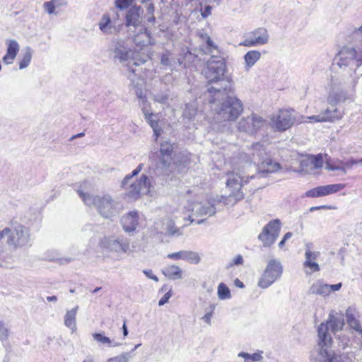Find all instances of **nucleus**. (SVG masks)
<instances>
[{"instance_id":"nucleus-44","label":"nucleus","mask_w":362,"mask_h":362,"mask_svg":"<svg viewBox=\"0 0 362 362\" xmlns=\"http://www.w3.org/2000/svg\"><path fill=\"white\" fill-rule=\"evenodd\" d=\"M310 161H312V168L318 169L322 168L323 159L321 154L317 156H310Z\"/></svg>"},{"instance_id":"nucleus-9","label":"nucleus","mask_w":362,"mask_h":362,"mask_svg":"<svg viewBox=\"0 0 362 362\" xmlns=\"http://www.w3.org/2000/svg\"><path fill=\"white\" fill-rule=\"evenodd\" d=\"M344 325V318L341 313H330L325 323H321L317 329L318 337L325 344L332 342L329 329L333 334L341 330Z\"/></svg>"},{"instance_id":"nucleus-41","label":"nucleus","mask_w":362,"mask_h":362,"mask_svg":"<svg viewBox=\"0 0 362 362\" xmlns=\"http://www.w3.org/2000/svg\"><path fill=\"white\" fill-rule=\"evenodd\" d=\"M218 296L221 300H226L230 298V291L223 283L219 284L218 286Z\"/></svg>"},{"instance_id":"nucleus-40","label":"nucleus","mask_w":362,"mask_h":362,"mask_svg":"<svg viewBox=\"0 0 362 362\" xmlns=\"http://www.w3.org/2000/svg\"><path fill=\"white\" fill-rule=\"evenodd\" d=\"M133 357L132 351L124 352L119 356L109 358L107 362H129Z\"/></svg>"},{"instance_id":"nucleus-27","label":"nucleus","mask_w":362,"mask_h":362,"mask_svg":"<svg viewBox=\"0 0 362 362\" xmlns=\"http://www.w3.org/2000/svg\"><path fill=\"white\" fill-rule=\"evenodd\" d=\"M173 146L168 141H164L160 144V152L162 155L161 164L164 168H170L171 165Z\"/></svg>"},{"instance_id":"nucleus-35","label":"nucleus","mask_w":362,"mask_h":362,"mask_svg":"<svg viewBox=\"0 0 362 362\" xmlns=\"http://www.w3.org/2000/svg\"><path fill=\"white\" fill-rule=\"evenodd\" d=\"M146 122L149 124L151 127L153 131V136H155V140L157 141L160 135L161 134L162 129L159 127L158 119L156 114H152L150 117H147L145 118Z\"/></svg>"},{"instance_id":"nucleus-4","label":"nucleus","mask_w":362,"mask_h":362,"mask_svg":"<svg viewBox=\"0 0 362 362\" xmlns=\"http://www.w3.org/2000/svg\"><path fill=\"white\" fill-rule=\"evenodd\" d=\"M209 100L211 109L216 113V118L223 121L233 122L243 111L242 101L232 93L221 96L216 99L214 95H210Z\"/></svg>"},{"instance_id":"nucleus-18","label":"nucleus","mask_w":362,"mask_h":362,"mask_svg":"<svg viewBox=\"0 0 362 362\" xmlns=\"http://www.w3.org/2000/svg\"><path fill=\"white\" fill-rule=\"evenodd\" d=\"M143 12V8L141 6H133L130 8L126 13L125 25L129 28L130 30L131 27H133L134 30L139 28V27H143L141 25V15Z\"/></svg>"},{"instance_id":"nucleus-61","label":"nucleus","mask_w":362,"mask_h":362,"mask_svg":"<svg viewBox=\"0 0 362 362\" xmlns=\"http://www.w3.org/2000/svg\"><path fill=\"white\" fill-rule=\"evenodd\" d=\"M142 112L144 114V118H146L147 117H150L151 115L153 114L146 107H144L142 108Z\"/></svg>"},{"instance_id":"nucleus-54","label":"nucleus","mask_w":362,"mask_h":362,"mask_svg":"<svg viewBox=\"0 0 362 362\" xmlns=\"http://www.w3.org/2000/svg\"><path fill=\"white\" fill-rule=\"evenodd\" d=\"M354 165H362V158L361 159L351 158L344 163V168H351Z\"/></svg>"},{"instance_id":"nucleus-19","label":"nucleus","mask_w":362,"mask_h":362,"mask_svg":"<svg viewBox=\"0 0 362 362\" xmlns=\"http://www.w3.org/2000/svg\"><path fill=\"white\" fill-rule=\"evenodd\" d=\"M332 342L325 344L319 339L316 360L319 362H339L333 350L329 349Z\"/></svg>"},{"instance_id":"nucleus-37","label":"nucleus","mask_w":362,"mask_h":362,"mask_svg":"<svg viewBox=\"0 0 362 362\" xmlns=\"http://www.w3.org/2000/svg\"><path fill=\"white\" fill-rule=\"evenodd\" d=\"M344 187L345 185L344 184H333L320 186L322 196H327L333 193H336L344 189Z\"/></svg>"},{"instance_id":"nucleus-58","label":"nucleus","mask_w":362,"mask_h":362,"mask_svg":"<svg viewBox=\"0 0 362 362\" xmlns=\"http://www.w3.org/2000/svg\"><path fill=\"white\" fill-rule=\"evenodd\" d=\"M144 274L148 278L155 281H158V278L153 274L151 269H145L143 271Z\"/></svg>"},{"instance_id":"nucleus-34","label":"nucleus","mask_w":362,"mask_h":362,"mask_svg":"<svg viewBox=\"0 0 362 362\" xmlns=\"http://www.w3.org/2000/svg\"><path fill=\"white\" fill-rule=\"evenodd\" d=\"M261 54L259 51L251 50L244 56L245 69L249 70L260 59Z\"/></svg>"},{"instance_id":"nucleus-63","label":"nucleus","mask_w":362,"mask_h":362,"mask_svg":"<svg viewBox=\"0 0 362 362\" xmlns=\"http://www.w3.org/2000/svg\"><path fill=\"white\" fill-rule=\"evenodd\" d=\"M146 21L148 23H154L156 21V18L153 14L146 15Z\"/></svg>"},{"instance_id":"nucleus-43","label":"nucleus","mask_w":362,"mask_h":362,"mask_svg":"<svg viewBox=\"0 0 362 362\" xmlns=\"http://www.w3.org/2000/svg\"><path fill=\"white\" fill-rule=\"evenodd\" d=\"M93 339L103 344H107L109 347L112 346V341L110 339L105 336L103 333H94L93 334Z\"/></svg>"},{"instance_id":"nucleus-12","label":"nucleus","mask_w":362,"mask_h":362,"mask_svg":"<svg viewBox=\"0 0 362 362\" xmlns=\"http://www.w3.org/2000/svg\"><path fill=\"white\" fill-rule=\"evenodd\" d=\"M281 229V222L279 219L269 221L259 234L258 239L264 247H270L279 237Z\"/></svg>"},{"instance_id":"nucleus-51","label":"nucleus","mask_w":362,"mask_h":362,"mask_svg":"<svg viewBox=\"0 0 362 362\" xmlns=\"http://www.w3.org/2000/svg\"><path fill=\"white\" fill-rule=\"evenodd\" d=\"M300 168L301 170H307V168H312V161H310V157H307L305 158H303L300 160Z\"/></svg>"},{"instance_id":"nucleus-17","label":"nucleus","mask_w":362,"mask_h":362,"mask_svg":"<svg viewBox=\"0 0 362 362\" xmlns=\"http://www.w3.org/2000/svg\"><path fill=\"white\" fill-rule=\"evenodd\" d=\"M349 99L347 93L338 87L334 79H331V88L329 91L327 102L328 105H336L337 106L344 103Z\"/></svg>"},{"instance_id":"nucleus-33","label":"nucleus","mask_w":362,"mask_h":362,"mask_svg":"<svg viewBox=\"0 0 362 362\" xmlns=\"http://www.w3.org/2000/svg\"><path fill=\"white\" fill-rule=\"evenodd\" d=\"M78 307L76 306L70 310H68L64 317V325L72 330V332L76 330V316Z\"/></svg>"},{"instance_id":"nucleus-57","label":"nucleus","mask_w":362,"mask_h":362,"mask_svg":"<svg viewBox=\"0 0 362 362\" xmlns=\"http://www.w3.org/2000/svg\"><path fill=\"white\" fill-rule=\"evenodd\" d=\"M212 7L209 5L206 6L204 9L201 11V15L204 18H207L211 15Z\"/></svg>"},{"instance_id":"nucleus-1","label":"nucleus","mask_w":362,"mask_h":362,"mask_svg":"<svg viewBox=\"0 0 362 362\" xmlns=\"http://www.w3.org/2000/svg\"><path fill=\"white\" fill-rule=\"evenodd\" d=\"M249 153H239L231 159L233 171L227 174V196H222L219 202L227 205H234L244 197L241 190L247 180L259 178L261 174L272 173L280 169V164L268 158L265 149L259 143L252 145Z\"/></svg>"},{"instance_id":"nucleus-11","label":"nucleus","mask_w":362,"mask_h":362,"mask_svg":"<svg viewBox=\"0 0 362 362\" xmlns=\"http://www.w3.org/2000/svg\"><path fill=\"white\" fill-rule=\"evenodd\" d=\"M283 272L281 262L277 259H272L264 271L258 281V286L262 288H267L279 279Z\"/></svg>"},{"instance_id":"nucleus-53","label":"nucleus","mask_w":362,"mask_h":362,"mask_svg":"<svg viewBox=\"0 0 362 362\" xmlns=\"http://www.w3.org/2000/svg\"><path fill=\"white\" fill-rule=\"evenodd\" d=\"M215 305H211L210 306V310L207 312L202 317V320L206 322L208 325H211V320L213 315V312L214 310Z\"/></svg>"},{"instance_id":"nucleus-48","label":"nucleus","mask_w":362,"mask_h":362,"mask_svg":"<svg viewBox=\"0 0 362 362\" xmlns=\"http://www.w3.org/2000/svg\"><path fill=\"white\" fill-rule=\"evenodd\" d=\"M305 196L308 197H322L321 194V190H320V186L307 191L305 192Z\"/></svg>"},{"instance_id":"nucleus-10","label":"nucleus","mask_w":362,"mask_h":362,"mask_svg":"<svg viewBox=\"0 0 362 362\" xmlns=\"http://www.w3.org/2000/svg\"><path fill=\"white\" fill-rule=\"evenodd\" d=\"M215 202L214 199H206L205 202H203V196L197 195L194 200L188 201L187 206H186L187 210L192 212L188 219L191 223H193L195 221V219L193 218L194 216H211L214 215L216 214Z\"/></svg>"},{"instance_id":"nucleus-56","label":"nucleus","mask_w":362,"mask_h":362,"mask_svg":"<svg viewBox=\"0 0 362 362\" xmlns=\"http://www.w3.org/2000/svg\"><path fill=\"white\" fill-rule=\"evenodd\" d=\"M172 296L170 291H168L158 301V305L162 306L168 303L169 298Z\"/></svg>"},{"instance_id":"nucleus-23","label":"nucleus","mask_w":362,"mask_h":362,"mask_svg":"<svg viewBox=\"0 0 362 362\" xmlns=\"http://www.w3.org/2000/svg\"><path fill=\"white\" fill-rule=\"evenodd\" d=\"M167 257L171 259H183L190 264H198L201 259L199 255L194 251L182 250L168 254Z\"/></svg>"},{"instance_id":"nucleus-31","label":"nucleus","mask_w":362,"mask_h":362,"mask_svg":"<svg viewBox=\"0 0 362 362\" xmlns=\"http://www.w3.org/2000/svg\"><path fill=\"white\" fill-rule=\"evenodd\" d=\"M309 293L319 295L321 296H327L330 294L328 284H324L320 281L313 284L310 287Z\"/></svg>"},{"instance_id":"nucleus-7","label":"nucleus","mask_w":362,"mask_h":362,"mask_svg":"<svg viewBox=\"0 0 362 362\" xmlns=\"http://www.w3.org/2000/svg\"><path fill=\"white\" fill-rule=\"evenodd\" d=\"M361 64L362 52L355 47L345 45L339 51L337 65L347 74L352 76Z\"/></svg>"},{"instance_id":"nucleus-39","label":"nucleus","mask_w":362,"mask_h":362,"mask_svg":"<svg viewBox=\"0 0 362 362\" xmlns=\"http://www.w3.org/2000/svg\"><path fill=\"white\" fill-rule=\"evenodd\" d=\"M33 50L30 47H26L23 49V56L19 62V69H23L28 67L31 62Z\"/></svg>"},{"instance_id":"nucleus-8","label":"nucleus","mask_w":362,"mask_h":362,"mask_svg":"<svg viewBox=\"0 0 362 362\" xmlns=\"http://www.w3.org/2000/svg\"><path fill=\"white\" fill-rule=\"evenodd\" d=\"M6 244L13 250L30 245V235L28 229L21 223H11L8 226Z\"/></svg>"},{"instance_id":"nucleus-15","label":"nucleus","mask_w":362,"mask_h":362,"mask_svg":"<svg viewBox=\"0 0 362 362\" xmlns=\"http://www.w3.org/2000/svg\"><path fill=\"white\" fill-rule=\"evenodd\" d=\"M269 41V35L264 28H258L250 32L240 45L245 47H255L267 44Z\"/></svg>"},{"instance_id":"nucleus-14","label":"nucleus","mask_w":362,"mask_h":362,"mask_svg":"<svg viewBox=\"0 0 362 362\" xmlns=\"http://www.w3.org/2000/svg\"><path fill=\"white\" fill-rule=\"evenodd\" d=\"M101 245L110 252L121 254L127 252L129 243L124 238L111 236L104 238L101 241Z\"/></svg>"},{"instance_id":"nucleus-26","label":"nucleus","mask_w":362,"mask_h":362,"mask_svg":"<svg viewBox=\"0 0 362 362\" xmlns=\"http://www.w3.org/2000/svg\"><path fill=\"white\" fill-rule=\"evenodd\" d=\"M325 122H333L343 117L344 112L336 105H328V107L321 112Z\"/></svg>"},{"instance_id":"nucleus-36","label":"nucleus","mask_w":362,"mask_h":362,"mask_svg":"<svg viewBox=\"0 0 362 362\" xmlns=\"http://www.w3.org/2000/svg\"><path fill=\"white\" fill-rule=\"evenodd\" d=\"M163 274L171 279H182V270L176 265H171L163 269Z\"/></svg>"},{"instance_id":"nucleus-42","label":"nucleus","mask_w":362,"mask_h":362,"mask_svg":"<svg viewBox=\"0 0 362 362\" xmlns=\"http://www.w3.org/2000/svg\"><path fill=\"white\" fill-rule=\"evenodd\" d=\"M206 45V52L209 54H211V57H212L213 54L218 56V54L220 53L219 49L211 38H207Z\"/></svg>"},{"instance_id":"nucleus-32","label":"nucleus","mask_w":362,"mask_h":362,"mask_svg":"<svg viewBox=\"0 0 362 362\" xmlns=\"http://www.w3.org/2000/svg\"><path fill=\"white\" fill-rule=\"evenodd\" d=\"M98 26L100 30L104 33V34H112L115 31V27L112 25L111 19L110 18L109 14H104L99 23Z\"/></svg>"},{"instance_id":"nucleus-5","label":"nucleus","mask_w":362,"mask_h":362,"mask_svg":"<svg viewBox=\"0 0 362 362\" xmlns=\"http://www.w3.org/2000/svg\"><path fill=\"white\" fill-rule=\"evenodd\" d=\"M143 165L142 163L139 164L132 174L126 175L122 182V187L127 191L125 196L131 201L136 200L141 194L148 193L153 187L150 179L146 175H142L136 182H132L133 177L139 173Z\"/></svg>"},{"instance_id":"nucleus-13","label":"nucleus","mask_w":362,"mask_h":362,"mask_svg":"<svg viewBox=\"0 0 362 362\" xmlns=\"http://www.w3.org/2000/svg\"><path fill=\"white\" fill-rule=\"evenodd\" d=\"M265 120L260 116L252 114L246 117H243L238 124V129L250 134L255 133L262 128Z\"/></svg>"},{"instance_id":"nucleus-20","label":"nucleus","mask_w":362,"mask_h":362,"mask_svg":"<svg viewBox=\"0 0 362 362\" xmlns=\"http://www.w3.org/2000/svg\"><path fill=\"white\" fill-rule=\"evenodd\" d=\"M182 61L177 58L173 52L165 50L161 54L160 64L164 66L165 69H169L171 71L176 70L178 66H180Z\"/></svg>"},{"instance_id":"nucleus-2","label":"nucleus","mask_w":362,"mask_h":362,"mask_svg":"<svg viewBox=\"0 0 362 362\" xmlns=\"http://www.w3.org/2000/svg\"><path fill=\"white\" fill-rule=\"evenodd\" d=\"M226 65L224 59L213 54L206 62L202 73L207 80V91L215 98L226 95L233 91L232 81L225 76Z\"/></svg>"},{"instance_id":"nucleus-25","label":"nucleus","mask_w":362,"mask_h":362,"mask_svg":"<svg viewBox=\"0 0 362 362\" xmlns=\"http://www.w3.org/2000/svg\"><path fill=\"white\" fill-rule=\"evenodd\" d=\"M7 45L6 54L3 57V62L6 64H11L14 61L20 49L19 44L16 40H6Z\"/></svg>"},{"instance_id":"nucleus-6","label":"nucleus","mask_w":362,"mask_h":362,"mask_svg":"<svg viewBox=\"0 0 362 362\" xmlns=\"http://www.w3.org/2000/svg\"><path fill=\"white\" fill-rule=\"evenodd\" d=\"M110 51L114 60H117L120 63L127 62V65L129 70V66L134 68V66H140L148 62L150 59L148 54L142 53L141 55H133L131 49L121 39H117L112 42Z\"/></svg>"},{"instance_id":"nucleus-38","label":"nucleus","mask_w":362,"mask_h":362,"mask_svg":"<svg viewBox=\"0 0 362 362\" xmlns=\"http://www.w3.org/2000/svg\"><path fill=\"white\" fill-rule=\"evenodd\" d=\"M262 354V351H257L253 354L242 351L238 356V357L243 358L245 362H259L263 359Z\"/></svg>"},{"instance_id":"nucleus-47","label":"nucleus","mask_w":362,"mask_h":362,"mask_svg":"<svg viewBox=\"0 0 362 362\" xmlns=\"http://www.w3.org/2000/svg\"><path fill=\"white\" fill-rule=\"evenodd\" d=\"M57 0H51L44 3V8L49 14L55 13V2Z\"/></svg>"},{"instance_id":"nucleus-29","label":"nucleus","mask_w":362,"mask_h":362,"mask_svg":"<svg viewBox=\"0 0 362 362\" xmlns=\"http://www.w3.org/2000/svg\"><path fill=\"white\" fill-rule=\"evenodd\" d=\"M348 45L362 52V25L352 31L346 38Z\"/></svg>"},{"instance_id":"nucleus-24","label":"nucleus","mask_w":362,"mask_h":362,"mask_svg":"<svg viewBox=\"0 0 362 362\" xmlns=\"http://www.w3.org/2000/svg\"><path fill=\"white\" fill-rule=\"evenodd\" d=\"M346 322L351 329L358 333H362V327L358 320L359 315L356 309L354 307H349L345 313Z\"/></svg>"},{"instance_id":"nucleus-64","label":"nucleus","mask_w":362,"mask_h":362,"mask_svg":"<svg viewBox=\"0 0 362 362\" xmlns=\"http://www.w3.org/2000/svg\"><path fill=\"white\" fill-rule=\"evenodd\" d=\"M56 260L57 262H59L60 264H64V263L70 262L71 261H72V259L70 257H68V258H60V259H57Z\"/></svg>"},{"instance_id":"nucleus-45","label":"nucleus","mask_w":362,"mask_h":362,"mask_svg":"<svg viewBox=\"0 0 362 362\" xmlns=\"http://www.w3.org/2000/svg\"><path fill=\"white\" fill-rule=\"evenodd\" d=\"M169 95L165 92H159L153 95V100L161 104H166L168 101Z\"/></svg>"},{"instance_id":"nucleus-30","label":"nucleus","mask_w":362,"mask_h":362,"mask_svg":"<svg viewBox=\"0 0 362 362\" xmlns=\"http://www.w3.org/2000/svg\"><path fill=\"white\" fill-rule=\"evenodd\" d=\"M319 255V252H313L310 250H307L305 253V261L304 262V267L310 268L313 272H318L320 267L315 260L317 259Z\"/></svg>"},{"instance_id":"nucleus-21","label":"nucleus","mask_w":362,"mask_h":362,"mask_svg":"<svg viewBox=\"0 0 362 362\" xmlns=\"http://www.w3.org/2000/svg\"><path fill=\"white\" fill-rule=\"evenodd\" d=\"M121 223L124 230L131 233L136 230L139 225V215L136 211H130L121 218Z\"/></svg>"},{"instance_id":"nucleus-22","label":"nucleus","mask_w":362,"mask_h":362,"mask_svg":"<svg viewBox=\"0 0 362 362\" xmlns=\"http://www.w3.org/2000/svg\"><path fill=\"white\" fill-rule=\"evenodd\" d=\"M136 33L132 37V40L134 44L138 47H144L147 45H152L153 42L151 41L150 33L146 28L139 27V28L134 30Z\"/></svg>"},{"instance_id":"nucleus-50","label":"nucleus","mask_w":362,"mask_h":362,"mask_svg":"<svg viewBox=\"0 0 362 362\" xmlns=\"http://www.w3.org/2000/svg\"><path fill=\"white\" fill-rule=\"evenodd\" d=\"M134 0H115V6L119 9L128 8Z\"/></svg>"},{"instance_id":"nucleus-3","label":"nucleus","mask_w":362,"mask_h":362,"mask_svg":"<svg viewBox=\"0 0 362 362\" xmlns=\"http://www.w3.org/2000/svg\"><path fill=\"white\" fill-rule=\"evenodd\" d=\"M86 185L87 182H84L77 189L78 195L86 205L95 206L99 214L106 218L116 216L122 210V204L118 200L113 199L110 194L95 196L85 192L84 188Z\"/></svg>"},{"instance_id":"nucleus-28","label":"nucleus","mask_w":362,"mask_h":362,"mask_svg":"<svg viewBox=\"0 0 362 362\" xmlns=\"http://www.w3.org/2000/svg\"><path fill=\"white\" fill-rule=\"evenodd\" d=\"M136 69L129 66V74L127 76L131 81V86L135 88V93L138 98L143 99L146 97L145 93L142 89V81L136 77Z\"/></svg>"},{"instance_id":"nucleus-52","label":"nucleus","mask_w":362,"mask_h":362,"mask_svg":"<svg viewBox=\"0 0 362 362\" xmlns=\"http://www.w3.org/2000/svg\"><path fill=\"white\" fill-rule=\"evenodd\" d=\"M243 263V258L241 255H238L235 256L231 262H230L227 266V268H230L233 267V265H240Z\"/></svg>"},{"instance_id":"nucleus-46","label":"nucleus","mask_w":362,"mask_h":362,"mask_svg":"<svg viewBox=\"0 0 362 362\" xmlns=\"http://www.w3.org/2000/svg\"><path fill=\"white\" fill-rule=\"evenodd\" d=\"M167 232L169 235H182V232L180 231V228H177L175 223L172 221H170L167 226Z\"/></svg>"},{"instance_id":"nucleus-60","label":"nucleus","mask_w":362,"mask_h":362,"mask_svg":"<svg viewBox=\"0 0 362 362\" xmlns=\"http://www.w3.org/2000/svg\"><path fill=\"white\" fill-rule=\"evenodd\" d=\"M327 168L330 170H341L344 173H346V170H345L344 167L333 166L329 163L327 164Z\"/></svg>"},{"instance_id":"nucleus-62","label":"nucleus","mask_w":362,"mask_h":362,"mask_svg":"<svg viewBox=\"0 0 362 362\" xmlns=\"http://www.w3.org/2000/svg\"><path fill=\"white\" fill-rule=\"evenodd\" d=\"M154 13V5L153 4H148L146 8V15L153 14Z\"/></svg>"},{"instance_id":"nucleus-49","label":"nucleus","mask_w":362,"mask_h":362,"mask_svg":"<svg viewBox=\"0 0 362 362\" xmlns=\"http://www.w3.org/2000/svg\"><path fill=\"white\" fill-rule=\"evenodd\" d=\"M8 329L5 327L3 322L0 321V340L4 341L8 339Z\"/></svg>"},{"instance_id":"nucleus-16","label":"nucleus","mask_w":362,"mask_h":362,"mask_svg":"<svg viewBox=\"0 0 362 362\" xmlns=\"http://www.w3.org/2000/svg\"><path fill=\"white\" fill-rule=\"evenodd\" d=\"M272 120V126L274 129L284 132L293 124L295 118L290 110H282L276 116H274Z\"/></svg>"},{"instance_id":"nucleus-59","label":"nucleus","mask_w":362,"mask_h":362,"mask_svg":"<svg viewBox=\"0 0 362 362\" xmlns=\"http://www.w3.org/2000/svg\"><path fill=\"white\" fill-rule=\"evenodd\" d=\"M341 286H342L341 283H339L337 284H332V285L328 284L329 293L332 291H339L341 288Z\"/></svg>"},{"instance_id":"nucleus-55","label":"nucleus","mask_w":362,"mask_h":362,"mask_svg":"<svg viewBox=\"0 0 362 362\" xmlns=\"http://www.w3.org/2000/svg\"><path fill=\"white\" fill-rule=\"evenodd\" d=\"M308 119L311 122H325V120H324V117L322 116V112H320L317 115H313V116L308 117Z\"/></svg>"}]
</instances>
